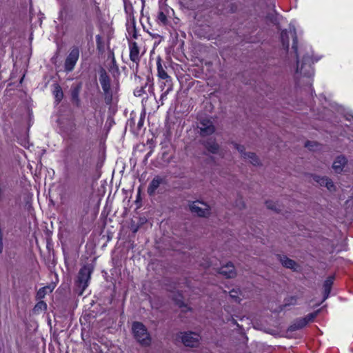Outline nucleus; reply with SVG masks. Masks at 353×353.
Masks as SVG:
<instances>
[{
  "instance_id": "9",
  "label": "nucleus",
  "mask_w": 353,
  "mask_h": 353,
  "mask_svg": "<svg viewBox=\"0 0 353 353\" xmlns=\"http://www.w3.org/2000/svg\"><path fill=\"white\" fill-rule=\"evenodd\" d=\"M318 312H312L308 314L306 316L303 318L297 319L295 320L293 323L290 325V329L291 331H295L305 327L309 322L313 321V319L316 316Z\"/></svg>"
},
{
  "instance_id": "14",
  "label": "nucleus",
  "mask_w": 353,
  "mask_h": 353,
  "mask_svg": "<svg viewBox=\"0 0 353 353\" xmlns=\"http://www.w3.org/2000/svg\"><path fill=\"white\" fill-rule=\"evenodd\" d=\"M277 259L285 268L292 269L294 270L296 269V263L294 260L289 259L286 256L278 254Z\"/></svg>"
},
{
  "instance_id": "1",
  "label": "nucleus",
  "mask_w": 353,
  "mask_h": 353,
  "mask_svg": "<svg viewBox=\"0 0 353 353\" xmlns=\"http://www.w3.org/2000/svg\"><path fill=\"white\" fill-rule=\"evenodd\" d=\"M290 38L292 39V49L296 54V59H297V66L296 72L303 74L304 75H307L310 74V72H303L302 71L303 70V65L301 67H299V61L298 60V49H297V37H296V30L294 27L291 28L290 27L288 30H285L282 31L281 32V41L282 44L284 48H285L287 50L289 49L290 46Z\"/></svg>"
},
{
  "instance_id": "7",
  "label": "nucleus",
  "mask_w": 353,
  "mask_h": 353,
  "mask_svg": "<svg viewBox=\"0 0 353 353\" xmlns=\"http://www.w3.org/2000/svg\"><path fill=\"white\" fill-rule=\"evenodd\" d=\"M179 337L184 345L188 347L197 346L201 339L199 334L192 332H181Z\"/></svg>"
},
{
  "instance_id": "32",
  "label": "nucleus",
  "mask_w": 353,
  "mask_h": 353,
  "mask_svg": "<svg viewBox=\"0 0 353 353\" xmlns=\"http://www.w3.org/2000/svg\"><path fill=\"white\" fill-rule=\"evenodd\" d=\"M170 85H171L172 88H173L172 79L170 77H169V81L168 80V81H167V80H165V82H163V85L161 86V89L163 90V88L165 86H167L168 88H170Z\"/></svg>"
},
{
  "instance_id": "27",
  "label": "nucleus",
  "mask_w": 353,
  "mask_h": 353,
  "mask_svg": "<svg viewBox=\"0 0 353 353\" xmlns=\"http://www.w3.org/2000/svg\"><path fill=\"white\" fill-rule=\"evenodd\" d=\"M325 185L324 187H325L330 192H334L336 191V186L333 182V181L328 177L327 179V181H326L325 182Z\"/></svg>"
},
{
  "instance_id": "35",
  "label": "nucleus",
  "mask_w": 353,
  "mask_h": 353,
  "mask_svg": "<svg viewBox=\"0 0 353 353\" xmlns=\"http://www.w3.org/2000/svg\"><path fill=\"white\" fill-rule=\"evenodd\" d=\"M177 304L180 307H182L183 306L186 307L181 301H178Z\"/></svg>"
},
{
  "instance_id": "13",
  "label": "nucleus",
  "mask_w": 353,
  "mask_h": 353,
  "mask_svg": "<svg viewBox=\"0 0 353 353\" xmlns=\"http://www.w3.org/2000/svg\"><path fill=\"white\" fill-rule=\"evenodd\" d=\"M130 48V60L138 65L140 61L139 48L136 42H132L129 45Z\"/></svg>"
},
{
  "instance_id": "18",
  "label": "nucleus",
  "mask_w": 353,
  "mask_h": 353,
  "mask_svg": "<svg viewBox=\"0 0 353 353\" xmlns=\"http://www.w3.org/2000/svg\"><path fill=\"white\" fill-rule=\"evenodd\" d=\"M205 148L208 149V150L210 152H211L212 154L217 153L219 151V146L218 143H216L213 140H209V141H207L205 143Z\"/></svg>"
},
{
  "instance_id": "36",
  "label": "nucleus",
  "mask_w": 353,
  "mask_h": 353,
  "mask_svg": "<svg viewBox=\"0 0 353 353\" xmlns=\"http://www.w3.org/2000/svg\"><path fill=\"white\" fill-rule=\"evenodd\" d=\"M112 63L113 65L116 64V60H115V58L114 57V54H112Z\"/></svg>"
},
{
  "instance_id": "19",
  "label": "nucleus",
  "mask_w": 353,
  "mask_h": 353,
  "mask_svg": "<svg viewBox=\"0 0 353 353\" xmlns=\"http://www.w3.org/2000/svg\"><path fill=\"white\" fill-rule=\"evenodd\" d=\"M127 30L130 35H132V37L134 39H137V32L135 28V22L134 19L131 20L130 21H128L127 23Z\"/></svg>"
},
{
  "instance_id": "12",
  "label": "nucleus",
  "mask_w": 353,
  "mask_h": 353,
  "mask_svg": "<svg viewBox=\"0 0 353 353\" xmlns=\"http://www.w3.org/2000/svg\"><path fill=\"white\" fill-rule=\"evenodd\" d=\"M164 181H165V178L161 177L159 175L155 176L153 178V179L152 180V181L150 182V183L148 188V190H147L148 194L150 196H153L155 194L157 189Z\"/></svg>"
},
{
  "instance_id": "10",
  "label": "nucleus",
  "mask_w": 353,
  "mask_h": 353,
  "mask_svg": "<svg viewBox=\"0 0 353 353\" xmlns=\"http://www.w3.org/2000/svg\"><path fill=\"white\" fill-rule=\"evenodd\" d=\"M198 128L200 130V134L203 137L210 135L215 131L212 121L208 119H201L198 124Z\"/></svg>"
},
{
  "instance_id": "25",
  "label": "nucleus",
  "mask_w": 353,
  "mask_h": 353,
  "mask_svg": "<svg viewBox=\"0 0 353 353\" xmlns=\"http://www.w3.org/2000/svg\"><path fill=\"white\" fill-rule=\"evenodd\" d=\"M328 177L325 176H319V175H314L313 179L314 181H316L317 183H319L321 186L325 185V182L327 181Z\"/></svg>"
},
{
  "instance_id": "3",
  "label": "nucleus",
  "mask_w": 353,
  "mask_h": 353,
  "mask_svg": "<svg viewBox=\"0 0 353 353\" xmlns=\"http://www.w3.org/2000/svg\"><path fill=\"white\" fill-rule=\"evenodd\" d=\"M132 333L137 341L142 346H149L151 344V336L146 327L141 322L135 321L132 326Z\"/></svg>"
},
{
  "instance_id": "30",
  "label": "nucleus",
  "mask_w": 353,
  "mask_h": 353,
  "mask_svg": "<svg viewBox=\"0 0 353 353\" xmlns=\"http://www.w3.org/2000/svg\"><path fill=\"white\" fill-rule=\"evenodd\" d=\"M296 298L295 296H290L285 299V305H293L296 304Z\"/></svg>"
},
{
  "instance_id": "11",
  "label": "nucleus",
  "mask_w": 353,
  "mask_h": 353,
  "mask_svg": "<svg viewBox=\"0 0 353 353\" xmlns=\"http://www.w3.org/2000/svg\"><path fill=\"white\" fill-rule=\"evenodd\" d=\"M219 273L223 275L225 278H234L236 275L235 268L232 263H228L226 265L220 268Z\"/></svg>"
},
{
  "instance_id": "8",
  "label": "nucleus",
  "mask_w": 353,
  "mask_h": 353,
  "mask_svg": "<svg viewBox=\"0 0 353 353\" xmlns=\"http://www.w3.org/2000/svg\"><path fill=\"white\" fill-rule=\"evenodd\" d=\"M332 168L336 174H341L348 170V160L343 154L336 156L332 163Z\"/></svg>"
},
{
  "instance_id": "21",
  "label": "nucleus",
  "mask_w": 353,
  "mask_h": 353,
  "mask_svg": "<svg viewBox=\"0 0 353 353\" xmlns=\"http://www.w3.org/2000/svg\"><path fill=\"white\" fill-rule=\"evenodd\" d=\"M157 21L159 23H161L163 26L168 23L167 15L161 8L158 12Z\"/></svg>"
},
{
  "instance_id": "20",
  "label": "nucleus",
  "mask_w": 353,
  "mask_h": 353,
  "mask_svg": "<svg viewBox=\"0 0 353 353\" xmlns=\"http://www.w3.org/2000/svg\"><path fill=\"white\" fill-rule=\"evenodd\" d=\"M53 92L56 100L58 102L61 101L63 97V93L61 86L58 84L54 85Z\"/></svg>"
},
{
  "instance_id": "34",
  "label": "nucleus",
  "mask_w": 353,
  "mask_h": 353,
  "mask_svg": "<svg viewBox=\"0 0 353 353\" xmlns=\"http://www.w3.org/2000/svg\"><path fill=\"white\" fill-rule=\"evenodd\" d=\"M109 70H110V72H113V73L114 72H119V68L116 64H114V65L112 64V66L110 67Z\"/></svg>"
},
{
  "instance_id": "29",
  "label": "nucleus",
  "mask_w": 353,
  "mask_h": 353,
  "mask_svg": "<svg viewBox=\"0 0 353 353\" xmlns=\"http://www.w3.org/2000/svg\"><path fill=\"white\" fill-rule=\"evenodd\" d=\"M172 90V85H170V88H167L166 90H165L161 95L160 101L161 104L163 105V100L167 97L168 94Z\"/></svg>"
},
{
  "instance_id": "17",
  "label": "nucleus",
  "mask_w": 353,
  "mask_h": 353,
  "mask_svg": "<svg viewBox=\"0 0 353 353\" xmlns=\"http://www.w3.org/2000/svg\"><path fill=\"white\" fill-rule=\"evenodd\" d=\"M157 76L159 79L163 80H168L169 81V75L166 72V71L163 69L161 59H159L157 62Z\"/></svg>"
},
{
  "instance_id": "28",
  "label": "nucleus",
  "mask_w": 353,
  "mask_h": 353,
  "mask_svg": "<svg viewBox=\"0 0 353 353\" xmlns=\"http://www.w3.org/2000/svg\"><path fill=\"white\" fill-rule=\"evenodd\" d=\"M80 90V87H76L72 90V98L77 103L79 102V93Z\"/></svg>"
},
{
  "instance_id": "16",
  "label": "nucleus",
  "mask_w": 353,
  "mask_h": 353,
  "mask_svg": "<svg viewBox=\"0 0 353 353\" xmlns=\"http://www.w3.org/2000/svg\"><path fill=\"white\" fill-rule=\"evenodd\" d=\"M333 276H329L324 282L323 284V293H324V300L327 299L330 295L331 288L333 284Z\"/></svg>"
},
{
  "instance_id": "2",
  "label": "nucleus",
  "mask_w": 353,
  "mask_h": 353,
  "mask_svg": "<svg viewBox=\"0 0 353 353\" xmlns=\"http://www.w3.org/2000/svg\"><path fill=\"white\" fill-rule=\"evenodd\" d=\"M92 271L93 267L90 264L85 265L80 269L75 283L79 295H82L84 290L88 286Z\"/></svg>"
},
{
  "instance_id": "33",
  "label": "nucleus",
  "mask_w": 353,
  "mask_h": 353,
  "mask_svg": "<svg viewBox=\"0 0 353 353\" xmlns=\"http://www.w3.org/2000/svg\"><path fill=\"white\" fill-rule=\"evenodd\" d=\"M236 205L239 208V209H243L245 208V204L242 199H239L236 201Z\"/></svg>"
},
{
  "instance_id": "15",
  "label": "nucleus",
  "mask_w": 353,
  "mask_h": 353,
  "mask_svg": "<svg viewBox=\"0 0 353 353\" xmlns=\"http://www.w3.org/2000/svg\"><path fill=\"white\" fill-rule=\"evenodd\" d=\"M245 160L248 161L250 163H252L254 166L261 165V161L256 154L254 152H247L244 154V157L243 158Z\"/></svg>"
},
{
  "instance_id": "5",
  "label": "nucleus",
  "mask_w": 353,
  "mask_h": 353,
  "mask_svg": "<svg viewBox=\"0 0 353 353\" xmlns=\"http://www.w3.org/2000/svg\"><path fill=\"white\" fill-rule=\"evenodd\" d=\"M99 81L104 92L105 102L107 104H110L112 99V94L110 90V79L103 68H101L99 72Z\"/></svg>"
},
{
  "instance_id": "24",
  "label": "nucleus",
  "mask_w": 353,
  "mask_h": 353,
  "mask_svg": "<svg viewBox=\"0 0 353 353\" xmlns=\"http://www.w3.org/2000/svg\"><path fill=\"white\" fill-rule=\"evenodd\" d=\"M47 309V304L43 301H39L34 307V311L35 312H39L41 311H44Z\"/></svg>"
},
{
  "instance_id": "26",
  "label": "nucleus",
  "mask_w": 353,
  "mask_h": 353,
  "mask_svg": "<svg viewBox=\"0 0 353 353\" xmlns=\"http://www.w3.org/2000/svg\"><path fill=\"white\" fill-rule=\"evenodd\" d=\"M232 145L240 153L241 157L242 158H243L244 154H245L247 153L245 152V148L244 145L238 144L236 143H232Z\"/></svg>"
},
{
  "instance_id": "4",
  "label": "nucleus",
  "mask_w": 353,
  "mask_h": 353,
  "mask_svg": "<svg viewBox=\"0 0 353 353\" xmlns=\"http://www.w3.org/2000/svg\"><path fill=\"white\" fill-rule=\"evenodd\" d=\"M188 208L192 214L201 218H208L212 214L210 205L201 200L189 201Z\"/></svg>"
},
{
  "instance_id": "31",
  "label": "nucleus",
  "mask_w": 353,
  "mask_h": 353,
  "mask_svg": "<svg viewBox=\"0 0 353 353\" xmlns=\"http://www.w3.org/2000/svg\"><path fill=\"white\" fill-rule=\"evenodd\" d=\"M230 296L235 301L239 302L240 299L238 296V292L236 290H232L230 292Z\"/></svg>"
},
{
  "instance_id": "22",
  "label": "nucleus",
  "mask_w": 353,
  "mask_h": 353,
  "mask_svg": "<svg viewBox=\"0 0 353 353\" xmlns=\"http://www.w3.org/2000/svg\"><path fill=\"white\" fill-rule=\"evenodd\" d=\"M49 290V292H52V290L50 288V286H46L43 288H40L36 295V298L38 300H41L45 297V296L47 294V291Z\"/></svg>"
},
{
  "instance_id": "23",
  "label": "nucleus",
  "mask_w": 353,
  "mask_h": 353,
  "mask_svg": "<svg viewBox=\"0 0 353 353\" xmlns=\"http://www.w3.org/2000/svg\"><path fill=\"white\" fill-rule=\"evenodd\" d=\"M265 205L267 208L272 210L274 212H279L281 210L280 205L273 201H267L265 203Z\"/></svg>"
},
{
  "instance_id": "6",
  "label": "nucleus",
  "mask_w": 353,
  "mask_h": 353,
  "mask_svg": "<svg viewBox=\"0 0 353 353\" xmlns=\"http://www.w3.org/2000/svg\"><path fill=\"white\" fill-rule=\"evenodd\" d=\"M79 58V49L77 46H73L67 56L65 63L64 68L66 72H71L74 70L77 62Z\"/></svg>"
}]
</instances>
